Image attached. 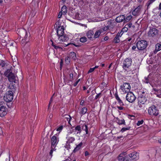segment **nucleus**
Returning a JSON list of instances; mask_svg holds the SVG:
<instances>
[{
  "label": "nucleus",
  "instance_id": "obj_40",
  "mask_svg": "<svg viewBox=\"0 0 161 161\" xmlns=\"http://www.w3.org/2000/svg\"><path fill=\"white\" fill-rule=\"evenodd\" d=\"M70 58L69 57H66L65 59V61L66 64H68L70 61Z\"/></svg>",
  "mask_w": 161,
  "mask_h": 161
},
{
  "label": "nucleus",
  "instance_id": "obj_6",
  "mask_svg": "<svg viewBox=\"0 0 161 161\" xmlns=\"http://www.w3.org/2000/svg\"><path fill=\"white\" fill-rule=\"evenodd\" d=\"M132 61L130 58H126L125 59L123 62L122 67L125 70H127L128 69L131 65Z\"/></svg>",
  "mask_w": 161,
  "mask_h": 161
},
{
  "label": "nucleus",
  "instance_id": "obj_41",
  "mask_svg": "<svg viewBox=\"0 0 161 161\" xmlns=\"http://www.w3.org/2000/svg\"><path fill=\"white\" fill-rule=\"evenodd\" d=\"M128 30V28L127 27H126V26H125V27L123 28L121 31V32H126Z\"/></svg>",
  "mask_w": 161,
  "mask_h": 161
},
{
  "label": "nucleus",
  "instance_id": "obj_46",
  "mask_svg": "<svg viewBox=\"0 0 161 161\" xmlns=\"http://www.w3.org/2000/svg\"><path fill=\"white\" fill-rule=\"evenodd\" d=\"M52 45L56 49H58V48H60V47H59V46H56L55 45H54L53 43H52Z\"/></svg>",
  "mask_w": 161,
  "mask_h": 161
},
{
  "label": "nucleus",
  "instance_id": "obj_27",
  "mask_svg": "<svg viewBox=\"0 0 161 161\" xmlns=\"http://www.w3.org/2000/svg\"><path fill=\"white\" fill-rule=\"evenodd\" d=\"M75 131L77 132V134H80L81 132V127L80 125H78L75 127Z\"/></svg>",
  "mask_w": 161,
  "mask_h": 161
},
{
  "label": "nucleus",
  "instance_id": "obj_45",
  "mask_svg": "<svg viewBox=\"0 0 161 161\" xmlns=\"http://www.w3.org/2000/svg\"><path fill=\"white\" fill-rule=\"evenodd\" d=\"M63 126H61L58 127L57 129V131H60L62 130L63 129Z\"/></svg>",
  "mask_w": 161,
  "mask_h": 161
},
{
  "label": "nucleus",
  "instance_id": "obj_53",
  "mask_svg": "<svg viewBox=\"0 0 161 161\" xmlns=\"http://www.w3.org/2000/svg\"><path fill=\"white\" fill-rule=\"evenodd\" d=\"M101 93L97 94L95 97V99H97L98 97H100Z\"/></svg>",
  "mask_w": 161,
  "mask_h": 161
},
{
  "label": "nucleus",
  "instance_id": "obj_29",
  "mask_svg": "<svg viewBox=\"0 0 161 161\" xmlns=\"http://www.w3.org/2000/svg\"><path fill=\"white\" fill-rule=\"evenodd\" d=\"M131 157L130 156V154L125 156L124 158V161H132Z\"/></svg>",
  "mask_w": 161,
  "mask_h": 161
},
{
  "label": "nucleus",
  "instance_id": "obj_13",
  "mask_svg": "<svg viewBox=\"0 0 161 161\" xmlns=\"http://www.w3.org/2000/svg\"><path fill=\"white\" fill-rule=\"evenodd\" d=\"M108 25L109 29L114 28L117 24L114 20H109L107 22Z\"/></svg>",
  "mask_w": 161,
  "mask_h": 161
},
{
  "label": "nucleus",
  "instance_id": "obj_14",
  "mask_svg": "<svg viewBox=\"0 0 161 161\" xmlns=\"http://www.w3.org/2000/svg\"><path fill=\"white\" fill-rule=\"evenodd\" d=\"M58 40L60 42H65L69 40L68 37L64 34L58 36Z\"/></svg>",
  "mask_w": 161,
  "mask_h": 161
},
{
  "label": "nucleus",
  "instance_id": "obj_48",
  "mask_svg": "<svg viewBox=\"0 0 161 161\" xmlns=\"http://www.w3.org/2000/svg\"><path fill=\"white\" fill-rule=\"evenodd\" d=\"M94 70V68H91L90 69L89 71H88V73H91L92 72H93Z\"/></svg>",
  "mask_w": 161,
  "mask_h": 161
},
{
  "label": "nucleus",
  "instance_id": "obj_22",
  "mask_svg": "<svg viewBox=\"0 0 161 161\" xmlns=\"http://www.w3.org/2000/svg\"><path fill=\"white\" fill-rule=\"evenodd\" d=\"M156 49L154 51V53H156L158 51L161 50V44H157L155 45Z\"/></svg>",
  "mask_w": 161,
  "mask_h": 161
},
{
  "label": "nucleus",
  "instance_id": "obj_2",
  "mask_svg": "<svg viewBox=\"0 0 161 161\" xmlns=\"http://www.w3.org/2000/svg\"><path fill=\"white\" fill-rule=\"evenodd\" d=\"M4 74L8 78L10 82H15L16 76L14 74L12 73V70L10 69H8L5 72Z\"/></svg>",
  "mask_w": 161,
  "mask_h": 161
},
{
  "label": "nucleus",
  "instance_id": "obj_56",
  "mask_svg": "<svg viewBox=\"0 0 161 161\" xmlns=\"http://www.w3.org/2000/svg\"><path fill=\"white\" fill-rule=\"evenodd\" d=\"M108 39V37L107 36H105L104 38V40L105 41H107Z\"/></svg>",
  "mask_w": 161,
  "mask_h": 161
},
{
  "label": "nucleus",
  "instance_id": "obj_4",
  "mask_svg": "<svg viewBox=\"0 0 161 161\" xmlns=\"http://www.w3.org/2000/svg\"><path fill=\"white\" fill-rule=\"evenodd\" d=\"M12 91H8L5 94L3 99L5 101L9 102H11L13 99V94Z\"/></svg>",
  "mask_w": 161,
  "mask_h": 161
},
{
  "label": "nucleus",
  "instance_id": "obj_20",
  "mask_svg": "<svg viewBox=\"0 0 161 161\" xmlns=\"http://www.w3.org/2000/svg\"><path fill=\"white\" fill-rule=\"evenodd\" d=\"M116 121L118 124L119 125H121L122 124H125V121L124 119H119L118 118H116Z\"/></svg>",
  "mask_w": 161,
  "mask_h": 161
},
{
  "label": "nucleus",
  "instance_id": "obj_34",
  "mask_svg": "<svg viewBox=\"0 0 161 161\" xmlns=\"http://www.w3.org/2000/svg\"><path fill=\"white\" fill-rule=\"evenodd\" d=\"M118 37V35H116L114 39V42L115 43H118L119 42V40Z\"/></svg>",
  "mask_w": 161,
  "mask_h": 161
},
{
  "label": "nucleus",
  "instance_id": "obj_54",
  "mask_svg": "<svg viewBox=\"0 0 161 161\" xmlns=\"http://www.w3.org/2000/svg\"><path fill=\"white\" fill-rule=\"evenodd\" d=\"M69 76H70V79H72L73 78V75L72 73L70 74Z\"/></svg>",
  "mask_w": 161,
  "mask_h": 161
},
{
  "label": "nucleus",
  "instance_id": "obj_18",
  "mask_svg": "<svg viewBox=\"0 0 161 161\" xmlns=\"http://www.w3.org/2000/svg\"><path fill=\"white\" fill-rule=\"evenodd\" d=\"M115 98L116 100L117 101L118 103L121 106H123L124 105V104L120 99L119 97L117 94H115Z\"/></svg>",
  "mask_w": 161,
  "mask_h": 161
},
{
  "label": "nucleus",
  "instance_id": "obj_32",
  "mask_svg": "<svg viewBox=\"0 0 161 161\" xmlns=\"http://www.w3.org/2000/svg\"><path fill=\"white\" fill-rule=\"evenodd\" d=\"M82 129L83 130L85 131L86 134H88V127L86 125H83V126H82Z\"/></svg>",
  "mask_w": 161,
  "mask_h": 161
},
{
  "label": "nucleus",
  "instance_id": "obj_25",
  "mask_svg": "<svg viewBox=\"0 0 161 161\" xmlns=\"http://www.w3.org/2000/svg\"><path fill=\"white\" fill-rule=\"evenodd\" d=\"M66 138L68 139V142L69 143H72L75 140L74 138L71 137H70L69 135H67Z\"/></svg>",
  "mask_w": 161,
  "mask_h": 161
},
{
  "label": "nucleus",
  "instance_id": "obj_38",
  "mask_svg": "<svg viewBox=\"0 0 161 161\" xmlns=\"http://www.w3.org/2000/svg\"><path fill=\"white\" fill-rule=\"evenodd\" d=\"M130 128V127H124L121 130V131L122 132H123L124 131L129 130Z\"/></svg>",
  "mask_w": 161,
  "mask_h": 161
},
{
  "label": "nucleus",
  "instance_id": "obj_63",
  "mask_svg": "<svg viewBox=\"0 0 161 161\" xmlns=\"http://www.w3.org/2000/svg\"><path fill=\"white\" fill-rule=\"evenodd\" d=\"M158 142L161 144V138L158 140Z\"/></svg>",
  "mask_w": 161,
  "mask_h": 161
},
{
  "label": "nucleus",
  "instance_id": "obj_58",
  "mask_svg": "<svg viewBox=\"0 0 161 161\" xmlns=\"http://www.w3.org/2000/svg\"><path fill=\"white\" fill-rule=\"evenodd\" d=\"M89 155V153L87 152V151H86L85 152V155L86 156H88V155Z\"/></svg>",
  "mask_w": 161,
  "mask_h": 161
},
{
  "label": "nucleus",
  "instance_id": "obj_23",
  "mask_svg": "<svg viewBox=\"0 0 161 161\" xmlns=\"http://www.w3.org/2000/svg\"><path fill=\"white\" fill-rule=\"evenodd\" d=\"M69 58L73 60H75L76 58V55L75 53L74 52H71L69 54Z\"/></svg>",
  "mask_w": 161,
  "mask_h": 161
},
{
  "label": "nucleus",
  "instance_id": "obj_36",
  "mask_svg": "<svg viewBox=\"0 0 161 161\" xmlns=\"http://www.w3.org/2000/svg\"><path fill=\"white\" fill-rule=\"evenodd\" d=\"M80 41L82 42H85L87 41V39L85 36H83L80 39Z\"/></svg>",
  "mask_w": 161,
  "mask_h": 161
},
{
  "label": "nucleus",
  "instance_id": "obj_35",
  "mask_svg": "<svg viewBox=\"0 0 161 161\" xmlns=\"http://www.w3.org/2000/svg\"><path fill=\"white\" fill-rule=\"evenodd\" d=\"M153 90L155 92H157V93H160L161 94L160 95H158L157 96H158L159 97L161 98V92L158 89H156L155 88H153Z\"/></svg>",
  "mask_w": 161,
  "mask_h": 161
},
{
  "label": "nucleus",
  "instance_id": "obj_8",
  "mask_svg": "<svg viewBox=\"0 0 161 161\" xmlns=\"http://www.w3.org/2000/svg\"><path fill=\"white\" fill-rule=\"evenodd\" d=\"M3 103H4V102L2 101L1 102L0 104V117H3L6 115L7 112V108L6 107L1 105Z\"/></svg>",
  "mask_w": 161,
  "mask_h": 161
},
{
  "label": "nucleus",
  "instance_id": "obj_21",
  "mask_svg": "<svg viewBox=\"0 0 161 161\" xmlns=\"http://www.w3.org/2000/svg\"><path fill=\"white\" fill-rule=\"evenodd\" d=\"M102 33L100 29L97 30L95 33L93 38L95 39L99 37L101 33Z\"/></svg>",
  "mask_w": 161,
  "mask_h": 161
},
{
  "label": "nucleus",
  "instance_id": "obj_39",
  "mask_svg": "<svg viewBox=\"0 0 161 161\" xmlns=\"http://www.w3.org/2000/svg\"><path fill=\"white\" fill-rule=\"evenodd\" d=\"M143 81L145 83L147 84L149 83V80L148 77H145Z\"/></svg>",
  "mask_w": 161,
  "mask_h": 161
},
{
  "label": "nucleus",
  "instance_id": "obj_24",
  "mask_svg": "<svg viewBox=\"0 0 161 161\" xmlns=\"http://www.w3.org/2000/svg\"><path fill=\"white\" fill-rule=\"evenodd\" d=\"M67 11V10L66 6H63L61 8V10L60 12L63 14V15H65L66 14Z\"/></svg>",
  "mask_w": 161,
  "mask_h": 161
},
{
  "label": "nucleus",
  "instance_id": "obj_16",
  "mask_svg": "<svg viewBox=\"0 0 161 161\" xmlns=\"http://www.w3.org/2000/svg\"><path fill=\"white\" fill-rule=\"evenodd\" d=\"M141 7L139 6L137 7L132 12V14L134 16L138 15L139 14L140 12V10Z\"/></svg>",
  "mask_w": 161,
  "mask_h": 161
},
{
  "label": "nucleus",
  "instance_id": "obj_44",
  "mask_svg": "<svg viewBox=\"0 0 161 161\" xmlns=\"http://www.w3.org/2000/svg\"><path fill=\"white\" fill-rule=\"evenodd\" d=\"M70 44H71V45H74V46H75V47H80L81 46L80 45H79V44H74V43H71V44H68L66 46H68V45H70Z\"/></svg>",
  "mask_w": 161,
  "mask_h": 161
},
{
  "label": "nucleus",
  "instance_id": "obj_47",
  "mask_svg": "<svg viewBox=\"0 0 161 161\" xmlns=\"http://www.w3.org/2000/svg\"><path fill=\"white\" fill-rule=\"evenodd\" d=\"M67 117H66V118L67 119V121L69 122L70 120V119H71V118L70 117V116L69 115H67Z\"/></svg>",
  "mask_w": 161,
  "mask_h": 161
},
{
  "label": "nucleus",
  "instance_id": "obj_15",
  "mask_svg": "<svg viewBox=\"0 0 161 161\" xmlns=\"http://www.w3.org/2000/svg\"><path fill=\"white\" fill-rule=\"evenodd\" d=\"M64 28L63 26H58L57 30V34L58 36L64 34Z\"/></svg>",
  "mask_w": 161,
  "mask_h": 161
},
{
  "label": "nucleus",
  "instance_id": "obj_26",
  "mask_svg": "<svg viewBox=\"0 0 161 161\" xmlns=\"http://www.w3.org/2000/svg\"><path fill=\"white\" fill-rule=\"evenodd\" d=\"M156 0H149L146 4L147 9L149 8L150 5L152 4Z\"/></svg>",
  "mask_w": 161,
  "mask_h": 161
},
{
  "label": "nucleus",
  "instance_id": "obj_64",
  "mask_svg": "<svg viewBox=\"0 0 161 161\" xmlns=\"http://www.w3.org/2000/svg\"><path fill=\"white\" fill-rule=\"evenodd\" d=\"M112 63H111V64H110V65L109 66H108V68H109V69H110V68H111V65H112Z\"/></svg>",
  "mask_w": 161,
  "mask_h": 161
},
{
  "label": "nucleus",
  "instance_id": "obj_19",
  "mask_svg": "<svg viewBox=\"0 0 161 161\" xmlns=\"http://www.w3.org/2000/svg\"><path fill=\"white\" fill-rule=\"evenodd\" d=\"M94 34L93 31L89 30L86 32V36L88 38L91 39L92 38Z\"/></svg>",
  "mask_w": 161,
  "mask_h": 161
},
{
  "label": "nucleus",
  "instance_id": "obj_28",
  "mask_svg": "<svg viewBox=\"0 0 161 161\" xmlns=\"http://www.w3.org/2000/svg\"><path fill=\"white\" fill-rule=\"evenodd\" d=\"M82 145V142H80V143H79L78 145H77L76 146V147L75 148V149L74 150V152H76V151L79 150L80 148Z\"/></svg>",
  "mask_w": 161,
  "mask_h": 161
},
{
  "label": "nucleus",
  "instance_id": "obj_3",
  "mask_svg": "<svg viewBox=\"0 0 161 161\" xmlns=\"http://www.w3.org/2000/svg\"><path fill=\"white\" fill-rule=\"evenodd\" d=\"M148 112L149 114L152 116H157L159 114L158 110L155 105H152L149 107Z\"/></svg>",
  "mask_w": 161,
  "mask_h": 161
},
{
  "label": "nucleus",
  "instance_id": "obj_1",
  "mask_svg": "<svg viewBox=\"0 0 161 161\" xmlns=\"http://www.w3.org/2000/svg\"><path fill=\"white\" fill-rule=\"evenodd\" d=\"M58 141V138L57 137L56 134L52 137L51 141V149L50 152V154L51 156H52L53 151L56 150L55 147Z\"/></svg>",
  "mask_w": 161,
  "mask_h": 161
},
{
  "label": "nucleus",
  "instance_id": "obj_50",
  "mask_svg": "<svg viewBox=\"0 0 161 161\" xmlns=\"http://www.w3.org/2000/svg\"><path fill=\"white\" fill-rule=\"evenodd\" d=\"M80 79H78L74 84V86H75L77 85L78 83L80 81Z\"/></svg>",
  "mask_w": 161,
  "mask_h": 161
},
{
  "label": "nucleus",
  "instance_id": "obj_5",
  "mask_svg": "<svg viewBox=\"0 0 161 161\" xmlns=\"http://www.w3.org/2000/svg\"><path fill=\"white\" fill-rule=\"evenodd\" d=\"M147 42L146 41L141 40L137 43L136 47L139 50H143L147 47Z\"/></svg>",
  "mask_w": 161,
  "mask_h": 161
},
{
  "label": "nucleus",
  "instance_id": "obj_10",
  "mask_svg": "<svg viewBox=\"0 0 161 161\" xmlns=\"http://www.w3.org/2000/svg\"><path fill=\"white\" fill-rule=\"evenodd\" d=\"M132 161H136L139 158V153L137 152H133L130 154Z\"/></svg>",
  "mask_w": 161,
  "mask_h": 161
},
{
  "label": "nucleus",
  "instance_id": "obj_7",
  "mask_svg": "<svg viewBox=\"0 0 161 161\" xmlns=\"http://www.w3.org/2000/svg\"><path fill=\"white\" fill-rule=\"evenodd\" d=\"M131 87L129 83H125L120 86V89L124 93L129 92L130 91Z\"/></svg>",
  "mask_w": 161,
  "mask_h": 161
},
{
  "label": "nucleus",
  "instance_id": "obj_9",
  "mask_svg": "<svg viewBox=\"0 0 161 161\" xmlns=\"http://www.w3.org/2000/svg\"><path fill=\"white\" fill-rule=\"evenodd\" d=\"M126 100L130 103H132L136 99V97L132 92H128L126 97Z\"/></svg>",
  "mask_w": 161,
  "mask_h": 161
},
{
  "label": "nucleus",
  "instance_id": "obj_55",
  "mask_svg": "<svg viewBox=\"0 0 161 161\" xmlns=\"http://www.w3.org/2000/svg\"><path fill=\"white\" fill-rule=\"evenodd\" d=\"M122 32L121 31L120 33H118V34H117V35H118V37H120L122 35V33L121 34Z\"/></svg>",
  "mask_w": 161,
  "mask_h": 161
},
{
  "label": "nucleus",
  "instance_id": "obj_43",
  "mask_svg": "<svg viewBox=\"0 0 161 161\" xmlns=\"http://www.w3.org/2000/svg\"><path fill=\"white\" fill-rule=\"evenodd\" d=\"M25 36L24 41L26 43V42H27L28 41L27 39V37H28V35H27V33L26 31H25Z\"/></svg>",
  "mask_w": 161,
  "mask_h": 161
},
{
  "label": "nucleus",
  "instance_id": "obj_62",
  "mask_svg": "<svg viewBox=\"0 0 161 161\" xmlns=\"http://www.w3.org/2000/svg\"><path fill=\"white\" fill-rule=\"evenodd\" d=\"M98 66H96L93 68H94V69H97L98 68Z\"/></svg>",
  "mask_w": 161,
  "mask_h": 161
},
{
  "label": "nucleus",
  "instance_id": "obj_59",
  "mask_svg": "<svg viewBox=\"0 0 161 161\" xmlns=\"http://www.w3.org/2000/svg\"><path fill=\"white\" fill-rule=\"evenodd\" d=\"M63 64V61L62 60H61L60 62V66L61 67H61L62 65Z\"/></svg>",
  "mask_w": 161,
  "mask_h": 161
},
{
  "label": "nucleus",
  "instance_id": "obj_42",
  "mask_svg": "<svg viewBox=\"0 0 161 161\" xmlns=\"http://www.w3.org/2000/svg\"><path fill=\"white\" fill-rule=\"evenodd\" d=\"M143 120H142L141 121H138L136 124L138 126H139L140 125L142 124H143Z\"/></svg>",
  "mask_w": 161,
  "mask_h": 161
},
{
  "label": "nucleus",
  "instance_id": "obj_12",
  "mask_svg": "<svg viewBox=\"0 0 161 161\" xmlns=\"http://www.w3.org/2000/svg\"><path fill=\"white\" fill-rule=\"evenodd\" d=\"M158 33V31L155 28H152L151 29L148 34L149 36L153 37L156 35Z\"/></svg>",
  "mask_w": 161,
  "mask_h": 161
},
{
  "label": "nucleus",
  "instance_id": "obj_17",
  "mask_svg": "<svg viewBox=\"0 0 161 161\" xmlns=\"http://www.w3.org/2000/svg\"><path fill=\"white\" fill-rule=\"evenodd\" d=\"M125 19V16L124 15H121L117 17L115 21L116 22L120 23L124 20Z\"/></svg>",
  "mask_w": 161,
  "mask_h": 161
},
{
  "label": "nucleus",
  "instance_id": "obj_37",
  "mask_svg": "<svg viewBox=\"0 0 161 161\" xmlns=\"http://www.w3.org/2000/svg\"><path fill=\"white\" fill-rule=\"evenodd\" d=\"M132 17L131 15H129L128 16H127L126 18H125V19L124 20L125 21L128 22L132 18Z\"/></svg>",
  "mask_w": 161,
  "mask_h": 161
},
{
  "label": "nucleus",
  "instance_id": "obj_11",
  "mask_svg": "<svg viewBox=\"0 0 161 161\" xmlns=\"http://www.w3.org/2000/svg\"><path fill=\"white\" fill-rule=\"evenodd\" d=\"M138 103L139 105L141 104H144L147 101V98L144 96L140 95L138 98Z\"/></svg>",
  "mask_w": 161,
  "mask_h": 161
},
{
  "label": "nucleus",
  "instance_id": "obj_52",
  "mask_svg": "<svg viewBox=\"0 0 161 161\" xmlns=\"http://www.w3.org/2000/svg\"><path fill=\"white\" fill-rule=\"evenodd\" d=\"M117 108L119 110H122L124 108L120 106H117Z\"/></svg>",
  "mask_w": 161,
  "mask_h": 161
},
{
  "label": "nucleus",
  "instance_id": "obj_30",
  "mask_svg": "<svg viewBox=\"0 0 161 161\" xmlns=\"http://www.w3.org/2000/svg\"><path fill=\"white\" fill-rule=\"evenodd\" d=\"M87 111V109L86 108H83L82 109L80 112V114L81 115H82L84 114H85L86 113Z\"/></svg>",
  "mask_w": 161,
  "mask_h": 161
},
{
  "label": "nucleus",
  "instance_id": "obj_33",
  "mask_svg": "<svg viewBox=\"0 0 161 161\" xmlns=\"http://www.w3.org/2000/svg\"><path fill=\"white\" fill-rule=\"evenodd\" d=\"M108 29H109V27H108V25L107 26H105L103 27V28H100L99 29L102 32V33H103L104 31H107Z\"/></svg>",
  "mask_w": 161,
  "mask_h": 161
},
{
  "label": "nucleus",
  "instance_id": "obj_49",
  "mask_svg": "<svg viewBox=\"0 0 161 161\" xmlns=\"http://www.w3.org/2000/svg\"><path fill=\"white\" fill-rule=\"evenodd\" d=\"M125 26H126V27H127L128 28V27L129 28H130L132 26V23H129V24H126V25H125Z\"/></svg>",
  "mask_w": 161,
  "mask_h": 161
},
{
  "label": "nucleus",
  "instance_id": "obj_31",
  "mask_svg": "<svg viewBox=\"0 0 161 161\" xmlns=\"http://www.w3.org/2000/svg\"><path fill=\"white\" fill-rule=\"evenodd\" d=\"M124 153L120 154L118 157V159L119 160V161H124Z\"/></svg>",
  "mask_w": 161,
  "mask_h": 161
},
{
  "label": "nucleus",
  "instance_id": "obj_51",
  "mask_svg": "<svg viewBox=\"0 0 161 161\" xmlns=\"http://www.w3.org/2000/svg\"><path fill=\"white\" fill-rule=\"evenodd\" d=\"M62 15H63V14H62V13L60 12L59 13L58 15V18H60L62 16Z\"/></svg>",
  "mask_w": 161,
  "mask_h": 161
},
{
  "label": "nucleus",
  "instance_id": "obj_61",
  "mask_svg": "<svg viewBox=\"0 0 161 161\" xmlns=\"http://www.w3.org/2000/svg\"><path fill=\"white\" fill-rule=\"evenodd\" d=\"M159 9H161V2L159 4Z\"/></svg>",
  "mask_w": 161,
  "mask_h": 161
},
{
  "label": "nucleus",
  "instance_id": "obj_57",
  "mask_svg": "<svg viewBox=\"0 0 161 161\" xmlns=\"http://www.w3.org/2000/svg\"><path fill=\"white\" fill-rule=\"evenodd\" d=\"M136 46L135 45L133 46L132 48V49L133 50H134L136 48Z\"/></svg>",
  "mask_w": 161,
  "mask_h": 161
},
{
  "label": "nucleus",
  "instance_id": "obj_60",
  "mask_svg": "<svg viewBox=\"0 0 161 161\" xmlns=\"http://www.w3.org/2000/svg\"><path fill=\"white\" fill-rule=\"evenodd\" d=\"M54 95V94H53V96ZM53 97V96H52L51 98L50 101L49 103V106L50 105V104L51 103V102L52 101V98Z\"/></svg>",
  "mask_w": 161,
  "mask_h": 161
}]
</instances>
